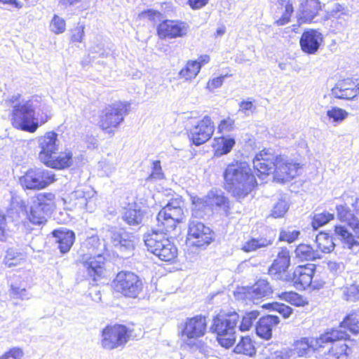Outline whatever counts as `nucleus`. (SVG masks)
Here are the masks:
<instances>
[{"label":"nucleus","instance_id":"f257e3e1","mask_svg":"<svg viewBox=\"0 0 359 359\" xmlns=\"http://www.w3.org/2000/svg\"><path fill=\"white\" fill-rule=\"evenodd\" d=\"M180 198H172L158 213L156 229H152L144 236L147 250L164 262H170L177 257V249L165 236L175 230L177 224L184 219Z\"/></svg>","mask_w":359,"mask_h":359},{"label":"nucleus","instance_id":"f03ea898","mask_svg":"<svg viewBox=\"0 0 359 359\" xmlns=\"http://www.w3.org/2000/svg\"><path fill=\"white\" fill-rule=\"evenodd\" d=\"M12 123L14 127L29 133H34L39 127L38 118L40 111L45 115L41 117V122L45 123L48 119V107L41 101L39 97H33L22 104L13 106Z\"/></svg>","mask_w":359,"mask_h":359},{"label":"nucleus","instance_id":"7ed1b4c3","mask_svg":"<svg viewBox=\"0 0 359 359\" xmlns=\"http://www.w3.org/2000/svg\"><path fill=\"white\" fill-rule=\"evenodd\" d=\"M253 166L259 177L280 171L293 179L299 175L302 169L299 163L290 161L282 155L271 156L266 150H262L256 155L253 159Z\"/></svg>","mask_w":359,"mask_h":359},{"label":"nucleus","instance_id":"20e7f679","mask_svg":"<svg viewBox=\"0 0 359 359\" xmlns=\"http://www.w3.org/2000/svg\"><path fill=\"white\" fill-rule=\"evenodd\" d=\"M336 209L339 220L349 226L355 235L353 236L345 226L341 225L335 226V233L343 241L344 248L357 252L359 251V241L355 238H359V219L351 212L346 205H337Z\"/></svg>","mask_w":359,"mask_h":359},{"label":"nucleus","instance_id":"39448f33","mask_svg":"<svg viewBox=\"0 0 359 359\" xmlns=\"http://www.w3.org/2000/svg\"><path fill=\"white\" fill-rule=\"evenodd\" d=\"M239 322L240 316L236 311L220 313L214 317L210 330L217 334V340L222 346L228 348L235 343Z\"/></svg>","mask_w":359,"mask_h":359},{"label":"nucleus","instance_id":"423d86ee","mask_svg":"<svg viewBox=\"0 0 359 359\" xmlns=\"http://www.w3.org/2000/svg\"><path fill=\"white\" fill-rule=\"evenodd\" d=\"M346 332L337 330H327L318 338L304 337L297 341L294 345V350L300 357L309 354L311 349L323 346V344L333 343L338 339L346 338Z\"/></svg>","mask_w":359,"mask_h":359},{"label":"nucleus","instance_id":"0eeeda50","mask_svg":"<svg viewBox=\"0 0 359 359\" xmlns=\"http://www.w3.org/2000/svg\"><path fill=\"white\" fill-rule=\"evenodd\" d=\"M54 200L55 195L52 193L39 194L28 212L29 222L34 225L45 224L55 208Z\"/></svg>","mask_w":359,"mask_h":359},{"label":"nucleus","instance_id":"6e6552de","mask_svg":"<svg viewBox=\"0 0 359 359\" xmlns=\"http://www.w3.org/2000/svg\"><path fill=\"white\" fill-rule=\"evenodd\" d=\"M129 104L125 102H116L107 107L102 112L100 127L109 134H114L116 128L128 113Z\"/></svg>","mask_w":359,"mask_h":359},{"label":"nucleus","instance_id":"1a4fd4ad","mask_svg":"<svg viewBox=\"0 0 359 359\" xmlns=\"http://www.w3.org/2000/svg\"><path fill=\"white\" fill-rule=\"evenodd\" d=\"M207 327L206 318L197 315L188 318L179 327L182 341L190 348L196 345V340L205 335Z\"/></svg>","mask_w":359,"mask_h":359},{"label":"nucleus","instance_id":"9d476101","mask_svg":"<svg viewBox=\"0 0 359 359\" xmlns=\"http://www.w3.org/2000/svg\"><path fill=\"white\" fill-rule=\"evenodd\" d=\"M114 290L126 297L135 298L142 291V280L134 273L121 271L113 281Z\"/></svg>","mask_w":359,"mask_h":359},{"label":"nucleus","instance_id":"9b49d317","mask_svg":"<svg viewBox=\"0 0 359 359\" xmlns=\"http://www.w3.org/2000/svg\"><path fill=\"white\" fill-rule=\"evenodd\" d=\"M130 333L126 326L119 324L108 325L102 332V347L113 350L123 346L130 339Z\"/></svg>","mask_w":359,"mask_h":359},{"label":"nucleus","instance_id":"f8f14e48","mask_svg":"<svg viewBox=\"0 0 359 359\" xmlns=\"http://www.w3.org/2000/svg\"><path fill=\"white\" fill-rule=\"evenodd\" d=\"M104 236L109 240L111 245L120 252L130 255L135 248V236L123 229L109 227L105 231Z\"/></svg>","mask_w":359,"mask_h":359},{"label":"nucleus","instance_id":"ddd939ff","mask_svg":"<svg viewBox=\"0 0 359 359\" xmlns=\"http://www.w3.org/2000/svg\"><path fill=\"white\" fill-rule=\"evenodd\" d=\"M78 264L86 273V276L88 278L96 281L104 276L105 258L102 253L94 255L90 254L81 255L78 259Z\"/></svg>","mask_w":359,"mask_h":359},{"label":"nucleus","instance_id":"4468645a","mask_svg":"<svg viewBox=\"0 0 359 359\" xmlns=\"http://www.w3.org/2000/svg\"><path fill=\"white\" fill-rule=\"evenodd\" d=\"M194 208H193V215L196 217H202L203 214L200 212L201 206H208L210 208H219L224 210L226 215L229 212V201L224 196V193L217 189H211L208 194L203 198H198L193 201Z\"/></svg>","mask_w":359,"mask_h":359},{"label":"nucleus","instance_id":"2eb2a0df","mask_svg":"<svg viewBox=\"0 0 359 359\" xmlns=\"http://www.w3.org/2000/svg\"><path fill=\"white\" fill-rule=\"evenodd\" d=\"M215 125L209 116L196 121L188 130V136L194 144L199 146L205 143L212 136Z\"/></svg>","mask_w":359,"mask_h":359},{"label":"nucleus","instance_id":"dca6fc26","mask_svg":"<svg viewBox=\"0 0 359 359\" xmlns=\"http://www.w3.org/2000/svg\"><path fill=\"white\" fill-rule=\"evenodd\" d=\"M212 239L211 229L198 219H191L189 224L187 240L191 245L203 247Z\"/></svg>","mask_w":359,"mask_h":359},{"label":"nucleus","instance_id":"f3484780","mask_svg":"<svg viewBox=\"0 0 359 359\" xmlns=\"http://www.w3.org/2000/svg\"><path fill=\"white\" fill-rule=\"evenodd\" d=\"M315 271L316 266L314 264L299 265L294 269L292 274L285 275L283 280L292 281L299 289H305L310 286L316 288V285H313Z\"/></svg>","mask_w":359,"mask_h":359},{"label":"nucleus","instance_id":"a211bd4d","mask_svg":"<svg viewBox=\"0 0 359 359\" xmlns=\"http://www.w3.org/2000/svg\"><path fill=\"white\" fill-rule=\"evenodd\" d=\"M38 144L41 149L39 158L42 163H45L53 155L57 154L59 149L57 134L53 131L46 133L43 136L38 138Z\"/></svg>","mask_w":359,"mask_h":359},{"label":"nucleus","instance_id":"6ab92c4d","mask_svg":"<svg viewBox=\"0 0 359 359\" xmlns=\"http://www.w3.org/2000/svg\"><path fill=\"white\" fill-rule=\"evenodd\" d=\"M189 29V25L184 22L166 20L158 25L157 32L161 39H174L186 36Z\"/></svg>","mask_w":359,"mask_h":359},{"label":"nucleus","instance_id":"aec40b11","mask_svg":"<svg viewBox=\"0 0 359 359\" xmlns=\"http://www.w3.org/2000/svg\"><path fill=\"white\" fill-rule=\"evenodd\" d=\"M323 41V34L316 29L305 30L299 40L303 52L307 54H315Z\"/></svg>","mask_w":359,"mask_h":359},{"label":"nucleus","instance_id":"412c9836","mask_svg":"<svg viewBox=\"0 0 359 359\" xmlns=\"http://www.w3.org/2000/svg\"><path fill=\"white\" fill-rule=\"evenodd\" d=\"M255 180L249 164L245 161H235L229 164L224 172V180Z\"/></svg>","mask_w":359,"mask_h":359},{"label":"nucleus","instance_id":"4be33fe9","mask_svg":"<svg viewBox=\"0 0 359 359\" xmlns=\"http://www.w3.org/2000/svg\"><path fill=\"white\" fill-rule=\"evenodd\" d=\"M359 93V87L350 79L339 81L331 90V94L337 99H353Z\"/></svg>","mask_w":359,"mask_h":359},{"label":"nucleus","instance_id":"5701e85b","mask_svg":"<svg viewBox=\"0 0 359 359\" xmlns=\"http://www.w3.org/2000/svg\"><path fill=\"white\" fill-rule=\"evenodd\" d=\"M290 252L287 248H281L278 252L277 258L273 261L272 265L269 269V273L273 275L276 278L284 279L285 273L290 266Z\"/></svg>","mask_w":359,"mask_h":359},{"label":"nucleus","instance_id":"b1692460","mask_svg":"<svg viewBox=\"0 0 359 359\" xmlns=\"http://www.w3.org/2000/svg\"><path fill=\"white\" fill-rule=\"evenodd\" d=\"M257 184V181H226L224 188L240 199L245 197Z\"/></svg>","mask_w":359,"mask_h":359},{"label":"nucleus","instance_id":"393cba45","mask_svg":"<svg viewBox=\"0 0 359 359\" xmlns=\"http://www.w3.org/2000/svg\"><path fill=\"white\" fill-rule=\"evenodd\" d=\"M94 189L87 184L84 183L78 185L74 191L69 194V201H78L74 205L83 208L86 206L88 199L91 198L95 194Z\"/></svg>","mask_w":359,"mask_h":359},{"label":"nucleus","instance_id":"a878e982","mask_svg":"<svg viewBox=\"0 0 359 359\" xmlns=\"http://www.w3.org/2000/svg\"><path fill=\"white\" fill-rule=\"evenodd\" d=\"M279 322V318L273 315L260 318L256 325L257 334L264 339H269L272 336L273 327L277 326Z\"/></svg>","mask_w":359,"mask_h":359},{"label":"nucleus","instance_id":"bb28decb","mask_svg":"<svg viewBox=\"0 0 359 359\" xmlns=\"http://www.w3.org/2000/svg\"><path fill=\"white\" fill-rule=\"evenodd\" d=\"M52 233L58 244L60 252L65 254L69 252L75 241L74 233L70 230L60 229L54 230Z\"/></svg>","mask_w":359,"mask_h":359},{"label":"nucleus","instance_id":"cd10ccee","mask_svg":"<svg viewBox=\"0 0 359 359\" xmlns=\"http://www.w3.org/2000/svg\"><path fill=\"white\" fill-rule=\"evenodd\" d=\"M27 205L20 197L13 196L11 201L10 208L8 214L14 220L20 219H28Z\"/></svg>","mask_w":359,"mask_h":359},{"label":"nucleus","instance_id":"c85d7f7f","mask_svg":"<svg viewBox=\"0 0 359 359\" xmlns=\"http://www.w3.org/2000/svg\"><path fill=\"white\" fill-rule=\"evenodd\" d=\"M274 241V235L259 236L257 238H251L245 241L241 250L245 252H250L257 250L259 248H263L271 245Z\"/></svg>","mask_w":359,"mask_h":359},{"label":"nucleus","instance_id":"c756f323","mask_svg":"<svg viewBox=\"0 0 359 359\" xmlns=\"http://www.w3.org/2000/svg\"><path fill=\"white\" fill-rule=\"evenodd\" d=\"M318 0H304L299 8V18L304 22H311L320 10Z\"/></svg>","mask_w":359,"mask_h":359},{"label":"nucleus","instance_id":"7c9ffc66","mask_svg":"<svg viewBox=\"0 0 359 359\" xmlns=\"http://www.w3.org/2000/svg\"><path fill=\"white\" fill-rule=\"evenodd\" d=\"M272 288L269 282L264 279L258 280L248 292L253 299H260L268 297L272 294Z\"/></svg>","mask_w":359,"mask_h":359},{"label":"nucleus","instance_id":"2f4dec72","mask_svg":"<svg viewBox=\"0 0 359 359\" xmlns=\"http://www.w3.org/2000/svg\"><path fill=\"white\" fill-rule=\"evenodd\" d=\"M295 256L301 261H311L320 258L318 250H314L311 245L300 244L295 249Z\"/></svg>","mask_w":359,"mask_h":359},{"label":"nucleus","instance_id":"473e14b6","mask_svg":"<svg viewBox=\"0 0 359 359\" xmlns=\"http://www.w3.org/2000/svg\"><path fill=\"white\" fill-rule=\"evenodd\" d=\"M337 330H341L346 332L347 337L345 339H338L339 340H346L348 339L349 335L347 333V330L350 332L357 334L359 333V320L356 314H350L347 316L345 319L340 323L339 329H337Z\"/></svg>","mask_w":359,"mask_h":359},{"label":"nucleus","instance_id":"72a5a7b5","mask_svg":"<svg viewBox=\"0 0 359 359\" xmlns=\"http://www.w3.org/2000/svg\"><path fill=\"white\" fill-rule=\"evenodd\" d=\"M72 155L70 152L60 154L58 156L53 155L44 164L53 168L62 169L70 166L72 164Z\"/></svg>","mask_w":359,"mask_h":359},{"label":"nucleus","instance_id":"f704fd0d","mask_svg":"<svg viewBox=\"0 0 359 359\" xmlns=\"http://www.w3.org/2000/svg\"><path fill=\"white\" fill-rule=\"evenodd\" d=\"M315 243L318 252L323 253H329L334 248V243L332 236L325 233H320L316 237Z\"/></svg>","mask_w":359,"mask_h":359},{"label":"nucleus","instance_id":"c9c22d12","mask_svg":"<svg viewBox=\"0 0 359 359\" xmlns=\"http://www.w3.org/2000/svg\"><path fill=\"white\" fill-rule=\"evenodd\" d=\"M237 354L253 356L256 354V349L253 341L249 337H242L234 348Z\"/></svg>","mask_w":359,"mask_h":359},{"label":"nucleus","instance_id":"e433bc0d","mask_svg":"<svg viewBox=\"0 0 359 359\" xmlns=\"http://www.w3.org/2000/svg\"><path fill=\"white\" fill-rule=\"evenodd\" d=\"M144 218V212L140 209L129 208L123 215V219L130 226H139Z\"/></svg>","mask_w":359,"mask_h":359},{"label":"nucleus","instance_id":"4c0bfd02","mask_svg":"<svg viewBox=\"0 0 359 359\" xmlns=\"http://www.w3.org/2000/svg\"><path fill=\"white\" fill-rule=\"evenodd\" d=\"M201 70V65L198 61H189L186 67L180 72L181 77L186 80L195 78Z\"/></svg>","mask_w":359,"mask_h":359},{"label":"nucleus","instance_id":"58836bf2","mask_svg":"<svg viewBox=\"0 0 359 359\" xmlns=\"http://www.w3.org/2000/svg\"><path fill=\"white\" fill-rule=\"evenodd\" d=\"M327 116L332 121L333 123H341L348 116V113L341 108L332 107L326 111Z\"/></svg>","mask_w":359,"mask_h":359},{"label":"nucleus","instance_id":"ea45409f","mask_svg":"<svg viewBox=\"0 0 359 359\" xmlns=\"http://www.w3.org/2000/svg\"><path fill=\"white\" fill-rule=\"evenodd\" d=\"M259 316V312L257 311L247 312L242 318L241 324L238 327L239 330L243 332L249 330Z\"/></svg>","mask_w":359,"mask_h":359},{"label":"nucleus","instance_id":"a19ab883","mask_svg":"<svg viewBox=\"0 0 359 359\" xmlns=\"http://www.w3.org/2000/svg\"><path fill=\"white\" fill-rule=\"evenodd\" d=\"M23 260L24 255L22 254L16 252L13 249H9L6 252L4 263L8 267H12L19 265Z\"/></svg>","mask_w":359,"mask_h":359},{"label":"nucleus","instance_id":"79ce46f5","mask_svg":"<svg viewBox=\"0 0 359 359\" xmlns=\"http://www.w3.org/2000/svg\"><path fill=\"white\" fill-rule=\"evenodd\" d=\"M290 208L289 203L284 199H279L273 205L271 216L273 218H280L284 217Z\"/></svg>","mask_w":359,"mask_h":359},{"label":"nucleus","instance_id":"37998d69","mask_svg":"<svg viewBox=\"0 0 359 359\" xmlns=\"http://www.w3.org/2000/svg\"><path fill=\"white\" fill-rule=\"evenodd\" d=\"M53 181H19V184L25 191H37L46 188Z\"/></svg>","mask_w":359,"mask_h":359},{"label":"nucleus","instance_id":"c03bdc74","mask_svg":"<svg viewBox=\"0 0 359 359\" xmlns=\"http://www.w3.org/2000/svg\"><path fill=\"white\" fill-rule=\"evenodd\" d=\"M83 246L87 248L89 251L95 252V255L102 252V245L100 243V238L97 236H92L83 242Z\"/></svg>","mask_w":359,"mask_h":359},{"label":"nucleus","instance_id":"a18cd8bd","mask_svg":"<svg viewBox=\"0 0 359 359\" xmlns=\"http://www.w3.org/2000/svg\"><path fill=\"white\" fill-rule=\"evenodd\" d=\"M19 180H55L54 175L38 169L35 171L30 170L26 174V177H20Z\"/></svg>","mask_w":359,"mask_h":359},{"label":"nucleus","instance_id":"49530a36","mask_svg":"<svg viewBox=\"0 0 359 359\" xmlns=\"http://www.w3.org/2000/svg\"><path fill=\"white\" fill-rule=\"evenodd\" d=\"M281 296L285 301L296 306H302L306 303L305 299L297 292H285Z\"/></svg>","mask_w":359,"mask_h":359},{"label":"nucleus","instance_id":"de8ad7c7","mask_svg":"<svg viewBox=\"0 0 359 359\" xmlns=\"http://www.w3.org/2000/svg\"><path fill=\"white\" fill-rule=\"evenodd\" d=\"M333 218V214H330L329 212L316 213L313 217L312 226L314 229H318V227L327 224Z\"/></svg>","mask_w":359,"mask_h":359},{"label":"nucleus","instance_id":"09e8293b","mask_svg":"<svg viewBox=\"0 0 359 359\" xmlns=\"http://www.w3.org/2000/svg\"><path fill=\"white\" fill-rule=\"evenodd\" d=\"M299 234V231L294 230L290 228L282 229L280 232L279 241L291 243L298 238Z\"/></svg>","mask_w":359,"mask_h":359},{"label":"nucleus","instance_id":"8fccbe9b","mask_svg":"<svg viewBox=\"0 0 359 359\" xmlns=\"http://www.w3.org/2000/svg\"><path fill=\"white\" fill-rule=\"evenodd\" d=\"M219 140V142L218 144H219L222 154H227L229 153L236 144L234 138L229 136L221 137Z\"/></svg>","mask_w":359,"mask_h":359},{"label":"nucleus","instance_id":"3c124183","mask_svg":"<svg viewBox=\"0 0 359 359\" xmlns=\"http://www.w3.org/2000/svg\"><path fill=\"white\" fill-rule=\"evenodd\" d=\"M65 21L62 18L55 15L50 22V28L55 34H61L65 30Z\"/></svg>","mask_w":359,"mask_h":359},{"label":"nucleus","instance_id":"603ef678","mask_svg":"<svg viewBox=\"0 0 359 359\" xmlns=\"http://www.w3.org/2000/svg\"><path fill=\"white\" fill-rule=\"evenodd\" d=\"M329 271L333 275H339L345 269V264L342 261L329 259L327 262Z\"/></svg>","mask_w":359,"mask_h":359},{"label":"nucleus","instance_id":"864d4df0","mask_svg":"<svg viewBox=\"0 0 359 359\" xmlns=\"http://www.w3.org/2000/svg\"><path fill=\"white\" fill-rule=\"evenodd\" d=\"M294 12L292 4L287 1L285 5V11L282 16L276 21L278 25H283L290 21V17Z\"/></svg>","mask_w":359,"mask_h":359},{"label":"nucleus","instance_id":"5fc2aeb1","mask_svg":"<svg viewBox=\"0 0 359 359\" xmlns=\"http://www.w3.org/2000/svg\"><path fill=\"white\" fill-rule=\"evenodd\" d=\"M11 295L13 298L20 299H28L30 297L29 292L25 287L11 284Z\"/></svg>","mask_w":359,"mask_h":359},{"label":"nucleus","instance_id":"6e6d98bb","mask_svg":"<svg viewBox=\"0 0 359 359\" xmlns=\"http://www.w3.org/2000/svg\"><path fill=\"white\" fill-rule=\"evenodd\" d=\"M344 295L348 301L354 302L359 300V285L353 284L346 287Z\"/></svg>","mask_w":359,"mask_h":359},{"label":"nucleus","instance_id":"4d7b16f0","mask_svg":"<svg viewBox=\"0 0 359 359\" xmlns=\"http://www.w3.org/2000/svg\"><path fill=\"white\" fill-rule=\"evenodd\" d=\"M164 174L162 171L160 161H155L152 163L151 172L147 180H162Z\"/></svg>","mask_w":359,"mask_h":359},{"label":"nucleus","instance_id":"13d9d810","mask_svg":"<svg viewBox=\"0 0 359 359\" xmlns=\"http://www.w3.org/2000/svg\"><path fill=\"white\" fill-rule=\"evenodd\" d=\"M235 128V121L234 119L228 117L225 119H223L220 121L218 126V132L224 133V132H231Z\"/></svg>","mask_w":359,"mask_h":359},{"label":"nucleus","instance_id":"bf43d9fd","mask_svg":"<svg viewBox=\"0 0 359 359\" xmlns=\"http://www.w3.org/2000/svg\"><path fill=\"white\" fill-rule=\"evenodd\" d=\"M273 309L280 313L284 318H287L292 313V309L283 304L275 303Z\"/></svg>","mask_w":359,"mask_h":359},{"label":"nucleus","instance_id":"052dcab7","mask_svg":"<svg viewBox=\"0 0 359 359\" xmlns=\"http://www.w3.org/2000/svg\"><path fill=\"white\" fill-rule=\"evenodd\" d=\"M22 351L19 348H13L0 356V359H22Z\"/></svg>","mask_w":359,"mask_h":359},{"label":"nucleus","instance_id":"680f3d73","mask_svg":"<svg viewBox=\"0 0 359 359\" xmlns=\"http://www.w3.org/2000/svg\"><path fill=\"white\" fill-rule=\"evenodd\" d=\"M8 237L5 215L0 210V241H5Z\"/></svg>","mask_w":359,"mask_h":359},{"label":"nucleus","instance_id":"e2e57ef3","mask_svg":"<svg viewBox=\"0 0 359 359\" xmlns=\"http://www.w3.org/2000/svg\"><path fill=\"white\" fill-rule=\"evenodd\" d=\"M226 76V75L220 76L210 79L207 83V86H206L207 89L210 92H213L215 89L221 87L223 84L224 79Z\"/></svg>","mask_w":359,"mask_h":359},{"label":"nucleus","instance_id":"0e129e2a","mask_svg":"<svg viewBox=\"0 0 359 359\" xmlns=\"http://www.w3.org/2000/svg\"><path fill=\"white\" fill-rule=\"evenodd\" d=\"M348 347L345 343H342L340 344L339 347V350H335L334 347H332L330 350V352H331L333 355H335L337 358H340L341 355H347V350Z\"/></svg>","mask_w":359,"mask_h":359},{"label":"nucleus","instance_id":"69168bd1","mask_svg":"<svg viewBox=\"0 0 359 359\" xmlns=\"http://www.w3.org/2000/svg\"><path fill=\"white\" fill-rule=\"evenodd\" d=\"M253 108H255L254 105L250 101H243L240 104V111L248 116L252 112Z\"/></svg>","mask_w":359,"mask_h":359},{"label":"nucleus","instance_id":"338daca9","mask_svg":"<svg viewBox=\"0 0 359 359\" xmlns=\"http://www.w3.org/2000/svg\"><path fill=\"white\" fill-rule=\"evenodd\" d=\"M189 2L191 8L197 9L204 6L208 0H189Z\"/></svg>","mask_w":359,"mask_h":359},{"label":"nucleus","instance_id":"774afa93","mask_svg":"<svg viewBox=\"0 0 359 359\" xmlns=\"http://www.w3.org/2000/svg\"><path fill=\"white\" fill-rule=\"evenodd\" d=\"M290 356L287 351H276L273 359H290Z\"/></svg>","mask_w":359,"mask_h":359}]
</instances>
